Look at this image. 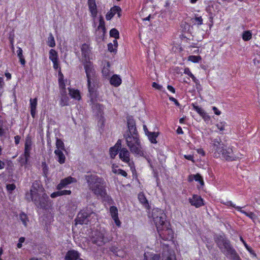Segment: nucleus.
<instances>
[{
  "label": "nucleus",
  "instance_id": "f257e3e1",
  "mask_svg": "<svg viewBox=\"0 0 260 260\" xmlns=\"http://www.w3.org/2000/svg\"><path fill=\"white\" fill-rule=\"evenodd\" d=\"M83 64L87 78L88 92L91 97L90 101L92 104V108L93 110L97 111L101 113L104 110V106L96 103L94 101V99L97 95L96 89L99 83L97 73L93 63L91 61L83 62Z\"/></svg>",
  "mask_w": 260,
  "mask_h": 260
},
{
  "label": "nucleus",
  "instance_id": "f03ea898",
  "mask_svg": "<svg viewBox=\"0 0 260 260\" xmlns=\"http://www.w3.org/2000/svg\"><path fill=\"white\" fill-rule=\"evenodd\" d=\"M152 216L160 237L164 240H172L174 233L170 223L166 221V215L164 211L158 208L154 209Z\"/></svg>",
  "mask_w": 260,
  "mask_h": 260
},
{
  "label": "nucleus",
  "instance_id": "7ed1b4c3",
  "mask_svg": "<svg viewBox=\"0 0 260 260\" xmlns=\"http://www.w3.org/2000/svg\"><path fill=\"white\" fill-rule=\"evenodd\" d=\"M25 199L28 202H33L38 207L45 208L48 205L49 198L39 182L35 181L30 192L26 193Z\"/></svg>",
  "mask_w": 260,
  "mask_h": 260
},
{
  "label": "nucleus",
  "instance_id": "20e7f679",
  "mask_svg": "<svg viewBox=\"0 0 260 260\" xmlns=\"http://www.w3.org/2000/svg\"><path fill=\"white\" fill-rule=\"evenodd\" d=\"M88 187L97 197H103L106 194V182L104 179L95 174L87 175L85 177Z\"/></svg>",
  "mask_w": 260,
  "mask_h": 260
},
{
  "label": "nucleus",
  "instance_id": "39448f33",
  "mask_svg": "<svg viewBox=\"0 0 260 260\" xmlns=\"http://www.w3.org/2000/svg\"><path fill=\"white\" fill-rule=\"evenodd\" d=\"M215 242L221 251L228 257L232 260H241L238 253L230 244V241L225 239L224 236H217Z\"/></svg>",
  "mask_w": 260,
  "mask_h": 260
},
{
  "label": "nucleus",
  "instance_id": "423d86ee",
  "mask_svg": "<svg viewBox=\"0 0 260 260\" xmlns=\"http://www.w3.org/2000/svg\"><path fill=\"white\" fill-rule=\"evenodd\" d=\"M124 137L126 145L132 153L136 156L143 155L138 135H127Z\"/></svg>",
  "mask_w": 260,
  "mask_h": 260
},
{
  "label": "nucleus",
  "instance_id": "0eeeda50",
  "mask_svg": "<svg viewBox=\"0 0 260 260\" xmlns=\"http://www.w3.org/2000/svg\"><path fill=\"white\" fill-rule=\"evenodd\" d=\"M112 239L113 237L105 230L95 231L91 238V242L98 246H102Z\"/></svg>",
  "mask_w": 260,
  "mask_h": 260
},
{
  "label": "nucleus",
  "instance_id": "6e6552de",
  "mask_svg": "<svg viewBox=\"0 0 260 260\" xmlns=\"http://www.w3.org/2000/svg\"><path fill=\"white\" fill-rule=\"evenodd\" d=\"M91 216L92 217L95 216V213L90 208L83 209L78 214L76 219V224H87Z\"/></svg>",
  "mask_w": 260,
  "mask_h": 260
},
{
  "label": "nucleus",
  "instance_id": "1a4fd4ad",
  "mask_svg": "<svg viewBox=\"0 0 260 260\" xmlns=\"http://www.w3.org/2000/svg\"><path fill=\"white\" fill-rule=\"evenodd\" d=\"M32 142L30 137H27L25 139V145H24V152L23 154L24 158H21V164L22 165L27 164L29 157L30 153L31 150Z\"/></svg>",
  "mask_w": 260,
  "mask_h": 260
},
{
  "label": "nucleus",
  "instance_id": "9d476101",
  "mask_svg": "<svg viewBox=\"0 0 260 260\" xmlns=\"http://www.w3.org/2000/svg\"><path fill=\"white\" fill-rule=\"evenodd\" d=\"M222 157L227 160H234L235 157L233 155V150L230 147H227L225 146H223V150L219 153V157Z\"/></svg>",
  "mask_w": 260,
  "mask_h": 260
},
{
  "label": "nucleus",
  "instance_id": "9b49d317",
  "mask_svg": "<svg viewBox=\"0 0 260 260\" xmlns=\"http://www.w3.org/2000/svg\"><path fill=\"white\" fill-rule=\"evenodd\" d=\"M119 157L122 161L131 165L130 152L126 148H120Z\"/></svg>",
  "mask_w": 260,
  "mask_h": 260
},
{
  "label": "nucleus",
  "instance_id": "f8f14e48",
  "mask_svg": "<svg viewBox=\"0 0 260 260\" xmlns=\"http://www.w3.org/2000/svg\"><path fill=\"white\" fill-rule=\"evenodd\" d=\"M81 51H82V56L83 58L84 62L90 61V59H91L90 56L91 55V49L89 47V46L87 44H84L82 45L81 47Z\"/></svg>",
  "mask_w": 260,
  "mask_h": 260
},
{
  "label": "nucleus",
  "instance_id": "ddd939ff",
  "mask_svg": "<svg viewBox=\"0 0 260 260\" xmlns=\"http://www.w3.org/2000/svg\"><path fill=\"white\" fill-rule=\"evenodd\" d=\"M213 145L215 150L214 156L218 158L219 157V153L223 150V146L224 144L221 143L220 139H215L213 141Z\"/></svg>",
  "mask_w": 260,
  "mask_h": 260
},
{
  "label": "nucleus",
  "instance_id": "4468645a",
  "mask_svg": "<svg viewBox=\"0 0 260 260\" xmlns=\"http://www.w3.org/2000/svg\"><path fill=\"white\" fill-rule=\"evenodd\" d=\"M76 182L77 180L76 178L72 177L71 176L68 177L61 180L60 183L57 186V189L58 190H60L62 188L66 187L68 185Z\"/></svg>",
  "mask_w": 260,
  "mask_h": 260
},
{
  "label": "nucleus",
  "instance_id": "2eb2a0df",
  "mask_svg": "<svg viewBox=\"0 0 260 260\" xmlns=\"http://www.w3.org/2000/svg\"><path fill=\"white\" fill-rule=\"evenodd\" d=\"M189 202L192 206L199 208L204 205L203 199L198 195H193L192 198L189 199Z\"/></svg>",
  "mask_w": 260,
  "mask_h": 260
},
{
  "label": "nucleus",
  "instance_id": "dca6fc26",
  "mask_svg": "<svg viewBox=\"0 0 260 260\" xmlns=\"http://www.w3.org/2000/svg\"><path fill=\"white\" fill-rule=\"evenodd\" d=\"M110 213L116 225L118 227L120 226L121 222L118 218L117 208L115 206H111L110 208Z\"/></svg>",
  "mask_w": 260,
  "mask_h": 260
},
{
  "label": "nucleus",
  "instance_id": "f3484780",
  "mask_svg": "<svg viewBox=\"0 0 260 260\" xmlns=\"http://www.w3.org/2000/svg\"><path fill=\"white\" fill-rule=\"evenodd\" d=\"M121 10L120 8L118 6H114L112 7L110 12H108L106 15V18L107 20H110L116 13H117L118 17H120L121 16L120 12Z\"/></svg>",
  "mask_w": 260,
  "mask_h": 260
},
{
  "label": "nucleus",
  "instance_id": "a211bd4d",
  "mask_svg": "<svg viewBox=\"0 0 260 260\" xmlns=\"http://www.w3.org/2000/svg\"><path fill=\"white\" fill-rule=\"evenodd\" d=\"M121 141L120 140H118L115 145L111 147L109 150L110 156L112 158H114L116 155L117 154L118 151L121 148Z\"/></svg>",
  "mask_w": 260,
  "mask_h": 260
},
{
  "label": "nucleus",
  "instance_id": "6ab92c4d",
  "mask_svg": "<svg viewBox=\"0 0 260 260\" xmlns=\"http://www.w3.org/2000/svg\"><path fill=\"white\" fill-rule=\"evenodd\" d=\"M88 6L91 16L94 18L96 16L98 11L95 0H88Z\"/></svg>",
  "mask_w": 260,
  "mask_h": 260
},
{
  "label": "nucleus",
  "instance_id": "aec40b11",
  "mask_svg": "<svg viewBox=\"0 0 260 260\" xmlns=\"http://www.w3.org/2000/svg\"><path fill=\"white\" fill-rule=\"evenodd\" d=\"M127 126L128 128V134L127 135H138L135 122L133 119H129L127 120Z\"/></svg>",
  "mask_w": 260,
  "mask_h": 260
},
{
  "label": "nucleus",
  "instance_id": "412c9836",
  "mask_svg": "<svg viewBox=\"0 0 260 260\" xmlns=\"http://www.w3.org/2000/svg\"><path fill=\"white\" fill-rule=\"evenodd\" d=\"M79 254L75 250L69 251L65 256V260H78Z\"/></svg>",
  "mask_w": 260,
  "mask_h": 260
},
{
  "label": "nucleus",
  "instance_id": "4be33fe9",
  "mask_svg": "<svg viewBox=\"0 0 260 260\" xmlns=\"http://www.w3.org/2000/svg\"><path fill=\"white\" fill-rule=\"evenodd\" d=\"M30 114L33 118L35 117L36 114V108L37 106V98L30 99Z\"/></svg>",
  "mask_w": 260,
  "mask_h": 260
},
{
  "label": "nucleus",
  "instance_id": "5701e85b",
  "mask_svg": "<svg viewBox=\"0 0 260 260\" xmlns=\"http://www.w3.org/2000/svg\"><path fill=\"white\" fill-rule=\"evenodd\" d=\"M63 150H59V149H55L54 153L56 156L57 161L60 164L64 163L66 160V156L63 153Z\"/></svg>",
  "mask_w": 260,
  "mask_h": 260
},
{
  "label": "nucleus",
  "instance_id": "b1692460",
  "mask_svg": "<svg viewBox=\"0 0 260 260\" xmlns=\"http://www.w3.org/2000/svg\"><path fill=\"white\" fill-rule=\"evenodd\" d=\"M110 83L115 87H118L121 83V79L118 75H114L110 79Z\"/></svg>",
  "mask_w": 260,
  "mask_h": 260
},
{
  "label": "nucleus",
  "instance_id": "393cba45",
  "mask_svg": "<svg viewBox=\"0 0 260 260\" xmlns=\"http://www.w3.org/2000/svg\"><path fill=\"white\" fill-rule=\"evenodd\" d=\"M159 256L157 254L152 252H146L144 254V258L143 260H158Z\"/></svg>",
  "mask_w": 260,
  "mask_h": 260
},
{
  "label": "nucleus",
  "instance_id": "a878e982",
  "mask_svg": "<svg viewBox=\"0 0 260 260\" xmlns=\"http://www.w3.org/2000/svg\"><path fill=\"white\" fill-rule=\"evenodd\" d=\"M69 94L72 98L77 100H79L81 99L80 92L78 90L69 88Z\"/></svg>",
  "mask_w": 260,
  "mask_h": 260
},
{
  "label": "nucleus",
  "instance_id": "bb28decb",
  "mask_svg": "<svg viewBox=\"0 0 260 260\" xmlns=\"http://www.w3.org/2000/svg\"><path fill=\"white\" fill-rule=\"evenodd\" d=\"M112 171L115 174H120L124 177H126L127 175V173L125 171L117 169V166H115L114 165H113L112 167Z\"/></svg>",
  "mask_w": 260,
  "mask_h": 260
},
{
  "label": "nucleus",
  "instance_id": "cd10ccee",
  "mask_svg": "<svg viewBox=\"0 0 260 260\" xmlns=\"http://www.w3.org/2000/svg\"><path fill=\"white\" fill-rule=\"evenodd\" d=\"M49 59L52 62H55L58 60L57 52L54 49H51L49 51Z\"/></svg>",
  "mask_w": 260,
  "mask_h": 260
},
{
  "label": "nucleus",
  "instance_id": "c85d7f7f",
  "mask_svg": "<svg viewBox=\"0 0 260 260\" xmlns=\"http://www.w3.org/2000/svg\"><path fill=\"white\" fill-rule=\"evenodd\" d=\"M23 51L22 49L20 47L18 48V50L17 51V56L19 58V61L22 65H24L25 64V60L23 55Z\"/></svg>",
  "mask_w": 260,
  "mask_h": 260
},
{
  "label": "nucleus",
  "instance_id": "c756f323",
  "mask_svg": "<svg viewBox=\"0 0 260 260\" xmlns=\"http://www.w3.org/2000/svg\"><path fill=\"white\" fill-rule=\"evenodd\" d=\"M56 149L66 151L64 143L60 139L57 138L56 141Z\"/></svg>",
  "mask_w": 260,
  "mask_h": 260
},
{
  "label": "nucleus",
  "instance_id": "7c9ffc66",
  "mask_svg": "<svg viewBox=\"0 0 260 260\" xmlns=\"http://www.w3.org/2000/svg\"><path fill=\"white\" fill-rule=\"evenodd\" d=\"M138 199L139 201L145 206H147L148 205V201L146 199L144 194L142 192L139 193L138 194Z\"/></svg>",
  "mask_w": 260,
  "mask_h": 260
},
{
  "label": "nucleus",
  "instance_id": "2f4dec72",
  "mask_svg": "<svg viewBox=\"0 0 260 260\" xmlns=\"http://www.w3.org/2000/svg\"><path fill=\"white\" fill-rule=\"evenodd\" d=\"M19 218L20 220L22 221V223L25 226H26L27 225V222H28L29 220L28 218L26 215L24 213H21L19 215Z\"/></svg>",
  "mask_w": 260,
  "mask_h": 260
},
{
  "label": "nucleus",
  "instance_id": "473e14b6",
  "mask_svg": "<svg viewBox=\"0 0 260 260\" xmlns=\"http://www.w3.org/2000/svg\"><path fill=\"white\" fill-rule=\"evenodd\" d=\"M202 60V57L198 56L190 55L188 57V60L190 61L193 63L199 62Z\"/></svg>",
  "mask_w": 260,
  "mask_h": 260
},
{
  "label": "nucleus",
  "instance_id": "72a5a7b5",
  "mask_svg": "<svg viewBox=\"0 0 260 260\" xmlns=\"http://www.w3.org/2000/svg\"><path fill=\"white\" fill-rule=\"evenodd\" d=\"M110 64L109 62H107V64L104 67L102 70V74L103 76L107 77L110 75Z\"/></svg>",
  "mask_w": 260,
  "mask_h": 260
},
{
  "label": "nucleus",
  "instance_id": "f704fd0d",
  "mask_svg": "<svg viewBox=\"0 0 260 260\" xmlns=\"http://www.w3.org/2000/svg\"><path fill=\"white\" fill-rule=\"evenodd\" d=\"M184 73L188 75L196 84L199 82L198 80H197L194 76L191 73L189 68H185L184 71Z\"/></svg>",
  "mask_w": 260,
  "mask_h": 260
},
{
  "label": "nucleus",
  "instance_id": "c9c22d12",
  "mask_svg": "<svg viewBox=\"0 0 260 260\" xmlns=\"http://www.w3.org/2000/svg\"><path fill=\"white\" fill-rule=\"evenodd\" d=\"M47 44L50 47H53L55 46L54 38L51 33L49 34V36L48 38Z\"/></svg>",
  "mask_w": 260,
  "mask_h": 260
},
{
  "label": "nucleus",
  "instance_id": "e433bc0d",
  "mask_svg": "<svg viewBox=\"0 0 260 260\" xmlns=\"http://www.w3.org/2000/svg\"><path fill=\"white\" fill-rule=\"evenodd\" d=\"M147 136L149 140L152 143L155 144L157 143L156 138L157 137V135L155 133H150L149 134H148Z\"/></svg>",
  "mask_w": 260,
  "mask_h": 260
},
{
  "label": "nucleus",
  "instance_id": "4c0bfd02",
  "mask_svg": "<svg viewBox=\"0 0 260 260\" xmlns=\"http://www.w3.org/2000/svg\"><path fill=\"white\" fill-rule=\"evenodd\" d=\"M252 38V34L249 31H244L242 35V39L245 41L250 40Z\"/></svg>",
  "mask_w": 260,
  "mask_h": 260
},
{
  "label": "nucleus",
  "instance_id": "58836bf2",
  "mask_svg": "<svg viewBox=\"0 0 260 260\" xmlns=\"http://www.w3.org/2000/svg\"><path fill=\"white\" fill-rule=\"evenodd\" d=\"M239 211L253 220L255 219L256 217L255 214H254L253 212H246L245 211L242 210L241 208Z\"/></svg>",
  "mask_w": 260,
  "mask_h": 260
},
{
  "label": "nucleus",
  "instance_id": "ea45409f",
  "mask_svg": "<svg viewBox=\"0 0 260 260\" xmlns=\"http://www.w3.org/2000/svg\"><path fill=\"white\" fill-rule=\"evenodd\" d=\"M68 98L66 95H62L60 101V106L63 107L67 105L68 104Z\"/></svg>",
  "mask_w": 260,
  "mask_h": 260
},
{
  "label": "nucleus",
  "instance_id": "a19ab883",
  "mask_svg": "<svg viewBox=\"0 0 260 260\" xmlns=\"http://www.w3.org/2000/svg\"><path fill=\"white\" fill-rule=\"evenodd\" d=\"M110 35L116 39H118L119 38V31L116 28H113L110 31Z\"/></svg>",
  "mask_w": 260,
  "mask_h": 260
},
{
  "label": "nucleus",
  "instance_id": "79ce46f5",
  "mask_svg": "<svg viewBox=\"0 0 260 260\" xmlns=\"http://www.w3.org/2000/svg\"><path fill=\"white\" fill-rule=\"evenodd\" d=\"M191 21L192 23L194 24L197 23L198 25H201L203 23V19L201 16L197 17L196 16L194 19H192Z\"/></svg>",
  "mask_w": 260,
  "mask_h": 260
},
{
  "label": "nucleus",
  "instance_id": "37998d69",
  "mask_svg": "<svg viewBox=\"0 0 260 260\" xmlns=\"http://www.w3.org/2000/svg\"><path fill=\"white\" fill-rule=\"evenodd\" d=\"M194 179L196 181L199 182L201 185H204V181L202 177L199 174L194 175Z\"/></svg>",
  "mask_w": 260,
  "mask_h": 260
},
{
  "label": "nucleus",
  "instance_id": "c03bdc74",
  "mask_svg": "<svg viewBox=\"0 0 260 260\" xmlns=\"http://www.w3.org/2000/svg\"><path fill=\"white\" fill-rule=\"evenodd\" d=\"M194 110H195L197 113L202 116L205 112H206L202 108L197 106H193Z\"/></svg>",
  "mask_w": 260,
  "mask_h": 260
},
{
  "label": "nucleus",
  "instance_id": "a18cd8bd",
  "mask_svg": "<svg viewBox=\"0 0 260 260\" xmlns=\"http://www.w3.org/2000/svg\"><path fill=\"white\" fill-rule=\"evenodd\" d=\"M62 78L63 75H61V77L59 78V85L60 88L62 89H65L66 85Z\"/></svg>",
  "mask_w": 260,
  "mask_h": 260
},
{
  "label": "nucleus",
  "instance_id": "49530a36",
  "mask_svg": "<svg viewBox=\"0 0 260 260\" xmlns=\"http://www.w3.org/2000/svg\"><path fill=\"white\" fill-rule=\"evenodd\" d=\"M100 28H101L103 30L105 29V22H104L103 18L102 17L100 18L99 25L98 26V29H100Z\"/></svg>",
  "mask_w": 260,
  "mask_h": 260
},
{
  "label": "nucleus",
  "instance_id": "de8ad7c7",
  "mask_svg": "<svg viewBox=\"0 0 260 260\" xmlns=\"http://www.w3.org/2000/svg\"><path fill=\"white\" fill-rule=\"evenodd\" d=\"M164 260H176V258L174 253H170L168 256L164 258Z\"/></svg>",
  "mask_w": 260,
  "mask_h": 260
},
{
  "label": "nucleus",
  "instance_id": "09e8293b",
  "mask_svg": "<svg viewBox=\"0 0 260 260\" xmlns=\"http://www.w3.org/2000/svg\"><path fill=\"white\" fill-rule=\"evenodd\" d=\"M225 122H220L216 124V126L218 129L221 131L224 130Z\"/></svg>",
  "mask_w": 260,
  "mask_h": 260
},
{
  "label": "nucleus",
  "instance_id": "8fccbe9b",
  "mask_svg": "<svg viewBox=\"0 0 260 260\" xmlns=\"http://www.w3.org/2000/svg\"><path fill=\"white\" fill-rule=\"evenodd\" d=\"M224 204L227 205V206H232V207L235 208V209H236L237 210H238V211L239 210H240V209H241L240 207H239V206H236V205H234L231 201L227 202L226 203H224Z\"/></svg>",
  "mask_w": 260,
  "mask_h": 260
},
{
  "label": "nucleus",
  "instance_id": "3c124183",
  "mask_svg": "<svg viewBox=\"0 0 260 260\" xmlns=\"http://www.w3.org/2000/svg\"><path fill=\"white\" fill-rule=\"evenodd\" d=\"M108 50L111 52H114L115 50H116V48H115L114 46L112 43H109L108 44Z\"/></svg>",
  "mask_w": 260,
  "mask_h": 260
},
{
  "label": "nucleus",
  "instance_id": "603ef678",
  "mask_svg": "<svg viewBox=\"0 0 260 260\" xmlns=\"http://www.w3.org/2000/svg\"><path fill=\"white\" fill-rule=\"evenodd\" d=\"M60 196L63 195H69L71 193V191L70 190H59Z\"/></svg>",
  "mask_w": 260,
  "mask_h": 260
},
{
  "label": "nucleus",
  "instance_id": "864d4df0",
  "mask_svg": "<svg viewBox=\"0 0 260 260\" xmlns=\"http://www.w3.org/2000/svg\"><path fill=\"white\" fill-rule=\"evenodd\" d=\"M16 188L15 185L14 184H9L7 185V189L9 191L14 190Z\"/></svg>",
  "mask_w": 260,
  "mask_h": 260
},
{
  "label": "nucleus",
  "instance_id": "5fc2aeb1",
  "mask_svg": "<svg viewBox=\"0 0 260 260\" xmlns=\"http://www.w3.org/2000/svg\"><path fill=\"white\" fill-rule=\"evenodd\" d=\"M5 83L2 77H0V94H2V89L3 88Z\"/></svg>",
  "mask_w": 260,
  "mask_h": 260
},
{
  "label": "nucleus",
  "instance_id": "6e6d98bb",
  "mask_svg": "<svg viewBox=\"0 0 260 260\" xmlns=\"http://www.w3.org/2000/svg\"><path fill=\"white\" fill-rule=\"evenodd\" d=\"M184 158L186 159L192 161L193 162H194V160L193 159V155H184Z\"/></svg>",
  "mask_w": 260,
  "mask_h": 260
},
{
  "label": "nucleus",
  "instance_id": "4d7b16f0",
  "mask_svg": "<svg viewBox=\"0 0 260 260\" xmlns=\"http://www.w3.org/2000/svg\"><path fill=\"white\" fill-rule=\"evenodd\" d=\"M201 117L204 119L205 121H209L210 120V117L207 114L206 112H205Z\"/></svg>",
  "mask_w": 260,
  "mask_h": 260
},
{
  "label": "nucleus",
  "instance_id": "13d9d810",
  "mask_svg": "<svg viewBox=\"0 0 260 260\" xmlns=\"http://www.w3.org/2000/svg\"><path fill=\"white\" fill-rule=\"evenodd\" d=\"M152 87L155 89L160 90L162 88V86L158 84L157 83L155 82H153L152 85Z\"/></svg>",
  "mask_w": 260,
  "mask_h": 260
},
{
  "label": "nucleus",
  "instance_id": "bf43d9fd",
  "mask_svg": "<svg viewBox=\"0 0 260 260\" xmlns=\"http://www.w3.org/2000/svg\"><path fill=\"white\" fill-rule=\"evenodd\" d=\"M212 110L214 111L215 114L217 115H220L221 114V112L216 107H213Z\"/></svg>",
  "mask_w": 260,
  "mask_h": 260
},
{
  "label": "nucleus",
  "instance_id": "052dcab7",
  "mask_svg": "<svg viewBox=\"0 0 260 260\" xmlns=\"http://www.w3.org/2000/svg\"><path fill=\"white\" fill-rule=\"evenodd\" d=\"M110 250L113 252L114 253H115L116 255L117 256H120V255L118 254V250H117V248L116 247H112L110 249Z\"/></svg>",
  "mask_w": 260,
  "mask_h": 260
},
{
  "label": "nucleus",
  "instance_id": "680f3d73",
  "mask_svg": "<svg viewBox=\"0 0 260 260\" xmlns=\"http://www.w3.org/2000/svg\"><path fill=\"white\" fill-rule=\"evenodd\" d=\"M169 100L173 102L177 106H179L180 104L177 100L173 97H170Z\"/></svg>",
  "mask_w": 260,
  "mask_h": 260
},
{
  "label": "nucleus",
  "instance_id": "e2e57ef3",
  "mask_svg": "<svg viewBox=\"0 0 260 260\" xmlns=\"http://www.w3.org/2000/svg\"><path fill=\"white\" fill-rule=\"evenodd\" d=\"M58 196H60L59 191L53 192L51 194V197L52 198H56V197H58Z\"/></svg>",
  "mask_w": 260,
  "mask_h": 260
},
{
  "label": "nucleus",
  "instance_id": "0e129e2a",
  "mask_svg": "<svg viewBox=\"0 0 260 260\" xmlns=\"http://www.w3.org/2000/svg\"><path fill=\"white\" fill-rule=\"evenodd\" d=\"M15 143L16 144H18L20 142V137L19 136H16L14 137Z\"/></svg>",
  "mask_w": 260,
  "mask_h": 260
},
{
  "label": "nucleus",
  "instance_id": "69168bd1",
  "mask_svg": "<svg viewBox=\"0 0 260 260\" xmlns=\"http://www.w3.org/2000/svg\"><path fill=\"white\" fill-rule=\"evenodd\" d=\"M167 88L169 91H170L172 93H174L175 92V89L173 86L171 85H168Z\"/></svg>",
  "mask_w": 260,
  "mask_h": 260
},
{
  "label": "nucleus",
  "instance_id": "338daca9",
  "mask_svg": "<svg viewBox=\"0 0 260 260\" xmlns=\"http://www.w3.org/2000/svg\"><path fill=\"white\" fill-rule=\"evenodd\" d=\"M197 152L199 154H202L203 156H204L205 155V153L203 149H197Z\"/></svg>",
  "mask_w": 260,
  "mask_h": 260
},
{
  "label": "nucleus",
  "instance_id": "774afa93",
  "mask_svg": "<svg viewBox=\"0 0 260 260\" xmlns=\"http://www.w3.org/2000/svg\"><path fill=\"white\" fill-rule=\"evenodd\" d=\"M5 167V163L0 160V170L3 169Z\"/></svg>",
  "mask_w": 260,
  "mask_h": 260
}]
</instances>
